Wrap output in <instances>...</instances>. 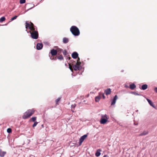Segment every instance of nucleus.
I'll list each match as a JSON object with an SVG mask.
<instances>
[{"label": "nucleus", "mask_w": 157, "mask_h": 157, "mask_svg": "<svg viewBox=\"0 0 157 157\" xmlns=\"http://www.w3.org/2000/svg\"><path fill=\"white\" fill-rule=\"evenodd\" d=\"M25 27L26 31L28 33H29L31 34V37L35 39H37L38 37V33L33 24L30 22H26Z\"/></svg>", "instance_id": "1"}, {"label": "nucleus", "mask_w": 157, "mask_h": 157, "mask_svg": "<svg viewBox=\"0 0 157 157\" xmlns=\"http://www.w3.org/2000/svg\"><path fill=\"white\" fill-rule=\"evenodd\" d=\"M71 33L75 36H78L80 33L79 29L75 26H72L70 29Z\"/></svg>", "instance_id": "2"}, {"label": "nucleus", "mask_w": 157, "mask_h": 157, "mask_svg": "<svg viewBox=\"0 0 157 157\" xmlns=\"http://www.w3.org/2000/svg\"><path fill=\"white\" fill-rule=\"evenodd\" d=\"M35 110L34 109L28 110L26 111L23 115L22 117L24 119H26L31 116L34 113Z\"/></svg>", "instance_id": "3"}, {"label": "nucleus", "mask_w": 157, "mask_h": 157, "mask_svg": "<svg viewBox=\"0 0 157 157\" xmlns=\"http://www.w3.org/2000/svg\"><path fill=\"white\" fill-rule=\"evenodd\" d=\"M109 119V117L106 114L101 115L100 121V123L101 124H105L108 121V120Z\"/></svg>", "instance_id": "4"}, {"label": "nucleus", "mask_w": 157, "mask_h": 157, "mask_svg": "<svg viewBox=\"0 0 157 157\" xmlns=\"http://www.w3.org/2000/svg\"><path fill=\"white\" fill-rule=\"evenodd\" d=\"M79 60V59L77 61L76 64L73 66L74 69L75 71L79 70L82 69V67L80 65L81 62H78V61Z\"/></svg>", "instance_id": "5"}, {"label": "nucleus", "mask_w": 157, "mask_h": 157, "mask_svg": "<svg viewBox=\"0 0 157 157\" xmlns=\"http://www.w3.org/2000/svg\"><path fill=\"white\" fill-rule=\"evenodd\" d=\"M87 137V135H85L83 136H81L79 140V145H80L82 142L84 140L86 139V138Z\"/></svg>", "instance_id": "6"}, {"label": "nucleus", "mask_w": 157, "mask_h": 157, "mask_svg": "<svg viewBox=\"0 0 157 157\" xmlns=\"http://www.w3.org/2000/svg\"><path fill=\"white\" fill-rule=\"evenodd\" d=\"M118 98L117 95H115L113 99L112 100L111 105H113L115 104L116 103V101Z\"/></svg>", "instance_id": "7"}, {"label": "nucleus", "mask_w": 157, "mask_h": 157, "mask_svg": "<svg viewBox=\"0 0 157 157\" xmlns=\"http://www.w3.org/2000/svg\"><path fill=\"white\" fill-rule=\"evenodd\" d=\"M50 53L52 56H54L56 55L57 54V51L56 50L52 49L51 50Z\"/></svg>", "instance_id": "8"}, {"label": "nucleus", "mask_w": 157, "mask_h": 157, "mask_svg": "<svg viewBox=\"0 0 157 157\" xmlns=\"http://www.w3.org/2000/svg\"><path fill=\"white\" fill-rule=\"evenodd\" d=\"M71 56L73 59H75L78 57V54L77 52H74L72 53Z\"/></svg>", "instance_id": "9"}, {"label": "nucleus", "mask_w": 157, "mask_h": 157, "mask_svg": "<svg viewBox=\"0 0 157 157\" xmlns=\"http://www.w3.org/2000/svg\"><path fill=\"white\" fill-rule=\"evenodd\" d=\"M36 47L37 50H40L42 48L43 44L42 43H38L36 45Z\"/></svg>", "instance_id": "10"}, {"label": "nucleus", "mask_w": 157, "mask_h": 157, "mask_svg": "<svg viewBox=\"0 0 157 157\" xmlns=\"http://www.w3.org/2000/svg\"><path fill=\"white\" fill-rule=\"evenodd\" d=\"M105 93L107 95L110 94L111 92V90L110 88H108L105 90Z\"/></svg>", "instance_id": "11"}, {"label": "nucleus", "mask_w": 157, "mask_h": 157, "mask_svg": "<svg viewBox=\"0 0 157 157\" xmlns=\"http://www.w3.org/2000/svg\"><path fill=\"white\" fill-rule=\"evenodd\" d=\"M101 151V150L100 149H98L96 153L95 154L96 156L97 157H98L99 156L101 155L100 152Z\"/></svg>", "instance_id": "12"}, {"label": "nucleus", "mask_w": 157, "mask_h": 157, "mask_svg": "<svg viewBox=\"0 0 157 157\" xmlns=\"http://www.w3.org/2000/svg\"><path fill=\"white\" fill-rule=\"evenodd\" d=\"M6 153V152L2 151L1 150H0V156L1 157H4Z\"/></svg>", "instance_id": "13"}, {"label": "nucleus", "mask_w": 157, "mask_h": 157, "mask_svg": "<svg viewBox=\"0 0 157 157\" xmlns=\"http://www.w3.org/2000/svg\"><path fill=\"white\" fill-rule=\"evenodd\" d=\"M63 43L66 44L69 41L68 39L66 37H64L63 39Z\"/></svg>", "instance_id": "14"}, {"label": "nucleus", "mask_w": 157, "mask_h": 157, "mask_svg": "<svg viewBox=\"0 0 157 157\" xmlns=\"http://www.w3.org/2000/svg\"><path fill=\"white\" fill-rule=\"evenodd\" d=\"M136 86L134 83L130 84L129 86L131 90H133L134 89L136 88Z\"/></svg>", "instance_id": "15"}, {"label": "nucleus", "mask_w": 157, "mask_h": 157, "mask_svg": "<svg viewBox=\"0 0 157 157\" xmlns=\"http://www.w3.org/2000/svg\"><path fill=\"white\" fill-rule=\"evenodd\" d=\"M147 88V84H144L142 86L141 89L145 90Z\"/></svg>", "instance_id": "16"}, {"label": "nucleus", "mask_w": 157, "mask_h": 157, "mask_svg": "<svg viewBox=\"0 0 157 157\" xmlns=\"http://www.w3.org/2000/svg\"><path fill=\"white\" fill-rule=\"evenodd\" d=\"M147 100L149 103V104L152 106L154 107V105L153 102L150 99L147 98Z\"/></svg>", "instance_id": "17"}, {"label": "nucleus", "mask_w": 157, "mask_h": 157, "mask_svg": "<svg viewBox=\"0 0 157 157\" xmlns=\"http://www.w3.org/2000/svg\"><path fill=\"white\" fill-rule=\"evenodd\" d=\"M148 132L147 131H144L142 133L140 134L139 135V136H144V135H147L148 134Z\"/></svg>", "instance_id": "18"}, {"label": "nucleus", "mask_w": 157, "mask_h": 157, "mask_svg": "<svg viewBox=\"0 0 157 157\" xmlns=\"http://www.w3.org/2000/svg\"><path fill=\"white\" fill-rule=\"evenodd\" d=\"M100 97L99 96H98L95 97V100L96 102H98L100 99Z\"/></svg>", "instance_id": "19"}, {"label": "nucleus", "mask_w": 157, "mask_h": 157, "mask_svg": "<svg viewBox=\"0 0 157 157\" xmlns=\"http://www.w3.org/2000/svg\"><path fill=\"white\" fill-rule=\"evenodd\" d=\"M6 20V18L5 17H2L0 18V22H2Z\"/></svg>", "instance_id": "20"}, {"label": "nucleus", "mask_w": 157, "mask_h": 157, "mask_svg": "<svg viewBox=\"0 0 157 157\" xmlns=\"http://www.w3.org/2000/svg\"><path fill=\"white\" fill-rule=\"evenodd\" d=\"M58 59L60 60H62L63 59V57L62 56L60 55L58 57Z\"/></svg>", "instance_id": "21"}, {"label": "nucleus", "mask_w": 157, "mask_h": 157, "mask_svg": "<svg viewBox=\"0 0 157 157\" xmlns=\"http://www.w3.org/2000/svg\"><path fill=\"white\" fill-rule=\"evenodd\" d=\"M25 2V0H20V4H24Z\"/></svg>", "instance_id": "22"}, {"label": "nucleus", "mask_w": 157, "mask_h": 157, "mask_svg": "<svg viewBox=\"0 0 157 157\" xmlns=\"http://www.w3.org/2000/svg\"><path fill=\"white\" fill-rule=\"evenodd\" d=\"M36 117H33L31 119L33 121L35 122V121L36 120Z\"/></svg>", "instance_id": "23"}, {"label": "nucleus", "mask_w": 157, "mask_h": 157, "mask_svg": "<svg viewBox=\"0 0 157 157\" xmlns=\"http://www.w3.org/2000/svg\"><path fill=\"white\" fill-rule=\"evenodd\" d=\"M37 124H38V122H37L36 121L34 122V124L33 125V127H35L36 125Z\"/></svg>", "instance_id": "24"}, {"label": "nucleus", "mask_w": 157, "mask_h": 157, "mask_svg": "<svg viewBox=\"0 0 157 157\" xmlns=\"http://www.w3.org/2000/svg\"><path fill=\"white\" fill-rule=\"evenodd\" d=\"M17 16H16L14 17H12V18H11V21H13L17 18Z\"/></svg>", "instance_id": "25"}, {"label": "nucleus", "mask_w": 157, "mask_h": 157, "mask_svg": "<svg viewBox=\"0 0 157 157\" xmlns=\"http://www.w3.org/2000/svg\"><path fill=\"white\" fill-rule=\"evenodd\" d=\"M7 131V132L8 133H10L12 132L11 129L10 128H8Z\"/></svg>", "instance_id": "26"}, {"label": "nucleus", "mask_w": 157, "mask_h": 157, "mask_svg": "<svg viewBox=\"0 0 157 157\" xmlns=\"http://www.w3.org/2000/svg\"><path fill=\"white\" fill-rule=\"evenodd\" d=\"M67 51H66V50H64L63 52V54L64 55H66L67 54Z\"/></svg>", "instance_id": "27"}, {"label": "nucleus", "mask_w": 157, "mask_h": 157, "mask_svg": "<svg viewBox=\"0 0 157 157\" xmlns=\"http://www.w3.org/2000/svg\"><path fill=\"white\" fill-rule=\"evenodd\" d=\"M50 58L51 60H56V57L54 56H51Z\"/></svg>", "instance_id": "28"}, {"label": "nucleus", "mask_w": 157, "mask_h": 157, "mask_svg": "<svg viewBox=\"0 0 157 157\" xmlns=\"http://www.w3.org/2000/svg\"><path fill=\"white\" fill-rule=\"evenodd\" d=\"M60 98H58L57 99H56V103L57 104V103L60 101Z\"/></svg>", "instance_id": "29"}, {"label": "nucleus", "mask_w": 157, "mask_h": 157, "mask_svg": "<svg viewBox=\"0 0 157 157\" xmlns=\"http://www.w3.org/2000/svg\"><path fill=\"white\" fill-rule=\"evenodd\" d=\"M76 104L72 105H71V108H75L76 106Z\"/></svg>", "instance_id": "30"}, {"label": "nucleus", "mask_w": 157, "mask_h": 157, "mask_svg": "<svg viewBox=\"0 0 157 157\" xmlns=\"http://www.w3.org/2000/svg\"><path fill=\"white\" fill-rule=\"evenodd\" d=\"M132 93L136 95H139V94L138 93L135 92H132Z\"/></svg>", "instance_id": "31"}, {"label": "nucleus", "mask_w": 157, "mask_h": 157, "mask_svg": "<svg viewBox=\"0 0 157 157\" xmlns=\"http://www.w3.org/2000/svg\"><path fill=\"white\" fill-rule=\"evenodd\" d=\"M33 8V7H32L30 8H29V9H28V10H26L25 11V12H27V11H29V10H31V9H32Z\"/></svg>", "instance_id": "32"}, {"label": "nucleus", "mask_w": 157, "mask_h": 157, "mask_svg": "<svg viewBox=\"0 0 157 157\" xmlns=\"http://www.w3.org/2000/svg\"><path fill=\"white\" fill-rule=\"evenodd\" d=\"M154 90L155 92L157 93V87H155L154 89Z\"/></svg>", "instance_id": "33"}, {"label": "nucleus", "mask_w": 157, "mask_h": 157, "mask_svg": "<svg viewBox=\"0 0 157 157\" xmlns=\"http://www.w3.org/2000/svg\"><path fill=\"white\" fill-rule=\"evenodd\" d=\"M57 50L59 51H60V52L62 51V49H61L60 48H58L57 49Z\"/></svg>", "instance_id": "34"}, {"label": "nucleus", "mask_w": 157, "mask_h": 157, "mask_svg": "<svg viewBox=\"0 0 157 157\" xmlns=\"http://www.w3.org/2000/svg\"><path fill=\"white\" fill-rule=\"evenodd\" d=\"M102 96L103 97V99H105V97L104 95V94H102Z\"/></svg>", "instance_id": "35"}, {"label": "nucleus", "mask_w": 157, "mask_h": 157, "mask_svg": "<svg viewBox=\"0 0 157 157\" xmlns=\"http://www.w3.org/2000/svg\"><path fill=\"white\" fill-rule=\"evenodd\" d=\"M70 70H71L72 71L73 70H72V69L70 67Z\"/></svg>", "instance_id": "36"}, {"label": "nucleus", "mask_w": 157, "mask_h": 157, "mask_svg": "<svg viewBox=\"0 0 157 157\" xmlns=\"http://www.w3.org/2000/svg\"><path fill=\"white\" fill-rule=\"evenodd\" d=\"M134 125H137V124H136V123H134Z\"/></svg>", "instance_id": "37"}, {"label": "nucleus", "mask_w": 157, "mask_h": 157, "mask_svg": "<svg viewBox=\"0 0 157 157\" xmlns=\"http://www.w3.org/2000/svg\"><path fill=\"white\" fill-rule=\"evenodd\" d=\"M125 87H126V88H128V86H125Z\"/></svg>", "instance_id": "38"}, {"label": "nucleus", "mask_w": 157, "mask_h": 157, "mask_svg": "<svg viewBox=\"0 0 157 157\" xmlns=\"http://www.w3.org/2000/svg\"><path fill=\"white\" fill-rule=\"evenodd\" d=\"M72 110V111L73 112H74V111H73V110Z\"/></svg>", "instance_id": "39"}]
</instances>
